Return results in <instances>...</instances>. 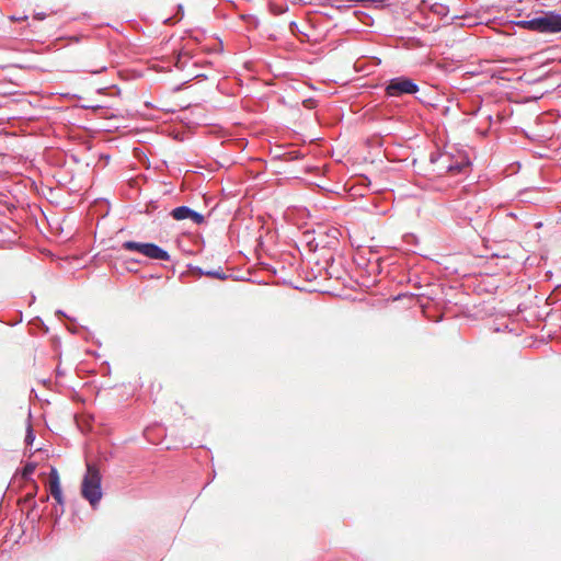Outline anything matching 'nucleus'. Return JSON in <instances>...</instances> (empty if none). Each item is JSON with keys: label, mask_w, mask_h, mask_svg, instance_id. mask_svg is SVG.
I'll return each instance as SVG.
<instances>
[{"label": "nucleus", "mask_w": 561, "mask_h": 561, "mask_svg": "<svg viewBox=\"0 0 561 561\" xmlns=\"http://www.w3.org/2000/svg\"><path fill=\"white\" fill-rule=\"evenodd\" d=\"M171 216L175 220L191 219L196 225H202L205 221V218L202 214L191 209L187 206H180V207L174 208L171 211Z\"/></svg>", "instance_id": "6"}, {"label": "nucleus", "mask_w": 561, "mask_h": 561, "mask_svg": "<svg viewBox=\"0 0 561 561\" xmlns=\"http://www.w3.org/2000/svg\"><path fill=\"white\" fill-rule=\"evenodd\" d=\"M35 469H36L35 462H27L23 468L22 478L26 481L31 480V477L33 476Z\"/></svg>", "instance_id": "8"}, {"label": "nucleus", "mask_w": 561, "mask_h": 561, "mask_svg": "<svg viewBox=\"0 0 561 561\" xmlns=\"http://www.w3.org/2000/svg\"><path fill=\"white\" fill-rule=\"evenodd\" d=\"M122 248L127 251L139 252L142 255L158 261H169V253L154 243H140L136 241H125Z\"/></svg>", "instance_id": "2"}, {"label": "nucleus", "mask_w": 561, "mask_h": 561, "mask_svg": "<svg viewBox=\"0 0 561 561\" xmlns=\"http://www.w3.org/2000/svg\"><path fill=\"white\" fill-rule=\"evenodd\" d=\"M35 439V436H34V433H33V430L31 427V425L28 426L27 428V433H26V436H25V443L27 445H31Z\"/></svg>", "instance_id": "11"}, {"label": "nucleus", "mask_w": 561, "mask_h": 561, "mask_svg": "<svg viewBox=\"0 0 561 561\" xmlns=\"http://www.w3.org/2000/svg\"><path fill=\"white\" fill-rule=\"evenodd\" d=\"M205 275L209 276V277H213V278H218V279H226L227 278V275L221 272V271H207L205 273Z\"/></svg>", "instance_id": "10"}, {"label": "nucleus", "mask_w": 561, "mask_h": 561, "mask_svg": "<svg viewBox=\"0 0 561 561\" xmlns=\"http://www.w3.org/2000/svg\"><path fill=\"white\" fill-rule=\"evenodd\" d=\"M58 316L67 317L66 313L62 310H57L56 312Z\"/></svg>", "instance_id": "12"}, {"label": "nucleus", "mask_w": 561, "mask_h": 561, "mask_svg": "<svg viewBox=\"0 0 561 561\" xmlns=\"http://www.w3.org/2000/svg\"><path fill=\"white\" fill-rule=\"evenodd\" d=\"M417 91L419 85L407 77L392 78L386 87L387 95L392 98H399L403 94H415Z\"/></svg>", "instance_id": "5"}, {"label": "nucleus", "mask_w": 561, "mask_h": 561, "mask_svg": "<svg viewBox=\"0 0 561 561\" xmlns=\"http://www.w3.org/2000/svg\"><path fill=\"white\" fill-rule=\"evenodd\" d=\"M48 501V495H46L44 499H43V502H46Z\"/></svg>", "instance_id": "14"}, {"label": "nucleus", "mask_w": 561, "mask_h": 561, "mask_svg": "<svg viewBox=\"0 0 561 561\" xmlns=\"http://www.w3.org/2000/svg\"><path fill=\"white\" fill-rule=\"evenodd\" d=\"M431 162L438 164L437 171L439 173L459 174L469 167V161L467 158L461 157L460 160L453 162V157L448 153H440L437 157L432 156Z\"/></svg>", "instance_id": "3"}, {"label": "nucleus", "mask_w": 561, "mask_h": 561, "mask_svg": "<svg viewBox=\"0 0 561 561\" xmlns=\"http://www.w3.org/2000/svg\"><path fill=\"white\" fill-rule=\"evenodd\" d=\"M443 10H444V8H443V7H440V10H437L436 12H437V13H443Z\"/></svg>", "instance_id": "13"}, {"label": "nucleus", "mask_w": 561, "mask_h": 561, "mask_svg": "<svg viewBox=\"0 0 561 561\" xmlns=\"http://www.w3.org/2000/svg\"><path fill=\"white\" fill-rule=\"evenodd\" d=\"M82 496L95 508L102 499L101 474L99 470L88 463L87 472L81 485Z\"/></svg>", "instance_id": "1"}, {"label": "nucleus", "mask_w": 561, "mask_h": 561, "mask_svg": "<svg viewBox=\"0 0 561 561\" xmlns=\"http://www.w3.org/2000/svg\"><path fill=\"white\" fill-rule=\"evenodd\" d=\"M533 31L539 33H558L561 32V14L554 11L542 13L540 16L533 19Z\"/></svg>", "instance_id": "4"}, {"label": "nucleus", "mask_w": 561, "mask_h": 561, "mask_svg": "<svg viewBox=\"0 0 561 561\" xmlns=\"http://www.w3.org/2000/svg\"><path fill=\"white\" fill-rule=\"evenodd\" d=\"M48 488L51 496L56 500V502L60 505H64V496L60 486L59 473L55 467H51L49 472Z\"/></svg>", "instance_id": "7"}, {"label": "nucleus", "mask_w": 561, "mask_h": 561, "mask_svg": "<svg viewBox=\"0 0 561 561\" xmlns=\"http://www.w3.org/2000/svg\"><path fill=\"white\" fill-rule=\"evenodd\" d=\"M514 24L519 26V27H522V28H526V30L533 31V19L516 21V22H514Z\"/></svg>", "instance_id": "9"}]
</instances>
